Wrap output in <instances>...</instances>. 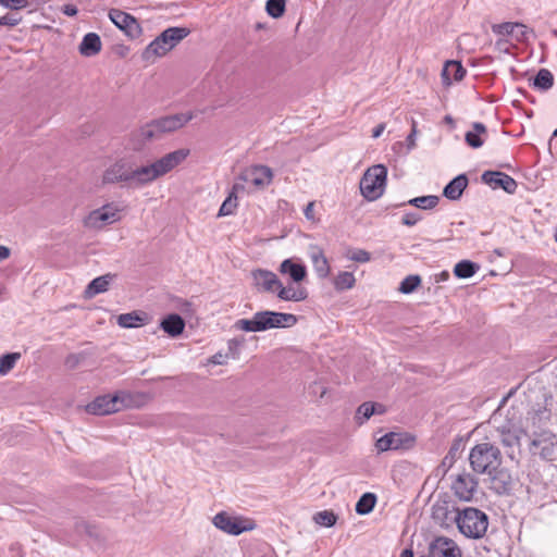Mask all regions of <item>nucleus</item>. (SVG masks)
I'll use <instances>...</instances> for the list:
<instances>
[{
  "label": "nucleus",
  "instance_id": "35",
  "mask_svg": "<svg viewBox=\"0 0 557 557\" xmlns=\"http://www.w3.org/2000/svg\"><path fill=\"white\" fill-rule=\"evenodd\" d=\"M333 283L336 290H346L355 286L356 278L350 272H339Z\"/></svg>",
  "mask_w": 557,
  "mask_h": 557
},
{
  "label": "nucleus",
  "instance_id": "32",
  "mask_svg": "<svg viewBox=\"0 0 557 557\" xmlns=\"http://www.w3.org/2000/svg\"><path fill=\"white\" fill-rule=\"evenodd\" d=\"M440 202V197L435 195L420 196L407 201V205L422 210H431Z\"/></svg>",
  "mask_w": 557,
  "mask_h": 557
},
{
  "label": "nucleus",
  "instance_id": "59",
  "mask_svg": "<svg viewBox=\"0 0 557 557\" xmlns=\"http://www.w3.org/2000/svg\"><path fill=\"white\" fill-rule=\"evenodd\" d=\"M400 557H413V554L411 550L406 549L401 553Z\"/></svg>",
  "mask_w": 557,
  "mask_h": 557
},
{
  "label": "nucleus",
  "instance_id": "13",
  "mask_svg": "<svg viewBox=\"0 0 557 557\" xmlns=\"http://www.w3.org/2000/svg\"><path fill=\"white\" fill-rule=\"evenodd\" d=\"M414 442V438L407 433L389 432L381 436L375 442L377 453H384L391 449L408 448Z\"/></svg>",
  "mask_w": 557,
  "mask_h": 557
},
{
  "label": "nucleus",
  "instance_id": "42",
  "mask_svg": "<svg viewBox=\"0 0 557 557\" xmlns=\"http://www.w3.org/2000/svg\"><path fill=\"white\" fill-rule=\"evenodd\" d=\"M515 28L519 29V23L506 22V23L495 24L492 26L493 33L496 35H499V36H511L512 37V34L515 33Z\"/></svg>",
  "mask_w": 557,
  "mask_h": 557
},
{
  "label": "nucleus",
  "instance_id": "21",
  "mask_svg": "<svg viewBox=\"0 0 557 557\" xmlns=\"http://www.w3.org/2000/svg\"><path fill=\"white\" fill-rule=\"evenodd\" d=\"M277 297L284 301H301L307 298V290L297 284H288L283 286L280 282V287L276 293Z\"/></svg>",
  "mask_w": 557,
  "mask_h": 557
},
{
  "label": "nucleus",
  "instance_id": "27",
  "mask_svg": "<svg viewBox=\"0 0 557 557\" xmlns=\"http://www.w3.org/2000/svg\"><path fill=\"white\" fill-rule=\"evenodd\" d=\"M160 327L171 337H177L185 329V321L176 313L169 314L161 323Z\"/></svg>",
  "mask_w": 557,
  "mask_h": 557
},
{
  "label": "nucleus",
  "instance_id": "39",
  "mask_svg": "<svg viewBox=\"0 0 557 557\" xmlns=\"http://www.w3.org/2000/svg\"><path fill=\"white\" fill-rule=\"evenodd\" d=\"M139 136L144 140H152V139L162 137V134H161L159 127L157 126L156 121L153 120L150 123H147L146 125L140 127Z\"/></svg>",
  "mask_w": 557,
  "mask_h": 557
},
{
  "label": "nucleus",
  "instance_id": "15",
  "mask_svg": "<svg viewBox=\"0 0 557 557\" xmlns=\"http://www.w3.org/2000/svg\"><path fill=\"white\" fill-rule=\"evenodd\" d=\"M429 557H462L458 545L450 539L436 537L429 547Z\"/></svg>",
  "mask_w": 557,
  "mask_h": 557
},
{
  "label": "nucleus",
  "instance_id": "8",
  "mask_svg": "<svg viewBox=\"0 0 557 557\" xmlns=\"http://www.w3.org/2000/svg\"><path fill=\"white\" fill-rule=\"evenodd\" d=\"M387 169L383 164L370 166L360 181L361 195L369 201L379 199L386 186Z\"/></svg>",
  "mask_w": 557,
  "mask_h": 557
},
{
  "label": "nucleus",
  "instance_id": "38",
  "mask_svg": "<svg viewBox=\"0 0 557 557\" xmlns=\"http://www.w3.org/2000/svg\"><path fill=\"white\" fill-rule=\"evenodd\" d=\"M336 520H337L336 515L331 510H322V511L317 512L313 516V521L317 524H319L321 527H325V528L333 527L336 523Z\"/></svg>",
  "mask_w": 557,
  "mask_h": 557
},
{
  "label": "nucleus",
  "instance_id": "30",
  "mask_svg": "<svg viewBox=\"0 0 557 557\" xmlns=\"http://www.w3.org/2000/svg\"><path fill=\"white\" fill-rule=\"evenodd\" d=\"M468 185V178L461 174L450 181L444 188V196L450 200H457L462 195V191Z\"/></svg>",
  "mask_w": 557,
  "mask_h": 557
},
{
  "label": "nucleus",
  "instance_id": "6",
  "mask_svg": "<svg viewBox=\"0 0 557 557\" xmlns=\"http://www.w3.org/2000/svg\"><path fill=\"white\" fill-rule=\"evenodd\" d=\"M189 33V29L185 27L166 28L147 46L143 52V59L146 61H153L157 58L165 55L184 38H186Z\"/></svg>",
  "mask_w": 557,
  "mask_h": 557
},
{
  "label": "nucleus",
  "instance_id": "18",
  "mask_svg": "<svg viewBox=\"0 0 557 557\" xmlns=\"http://www.w3.org/2000/svg\"><path fill=\"white\" fill-rule=\"evenodd\" d=\"M476 484L475 479L471 474L461 473L453 481L451 488L459 499L469 502L473 497Z\"/></svg>",
  "mask_w": 557,
  "mask_h": 557
},
{
  "label": "nucleus",
  "instance_id": "23",
  "mask_svg": "<svg viewBox=\"0 0 557 557\" xmlns=\"http://www.w3.org/2000/svg\"><path fill=\"white\" fill-rule=\"evenodd\" d=\"M487 137V129L483 123L475 122L472 128L465 135V140L471 148L478 149L483 146Z\"/></svg>",
  "mask_w": 557,
  "mask_h": 557
},
{
  "label": "nucleus",
  "instance_id": "14",
  "mask_svg": "<svg viewBox=\"0 0 557 557\" xmlns=\"http://www.w3.org/2000/svg\"><path fill=\"white\" fill-rule=\"evenodd\" d=\"M109 17L114 25L125 32L128 37L137 38L140 35L141 28L136 18L131 14L117 9H112L109 12Z\"/></svg>",
  "mask_w": 557,
  "mask_h": 557
},
{
  "label": "nucleus",
  "instance_id": "34",
  "mask_svg": "<svg viewBox=\"0 0 557 557\" xmlns=\"http://www.w3.org/2000/svg\"><path fill=\"white\" fill-rule=\"evenodd\" d=\"M553 84H554V76L546 69H541L539 71V73L536 74V76L534 78V83H533L535 88L543 90V91L550 89L553 87Z\"/></svg>",
  "mask_w": 557,
  "mask_h": 557
},
{
  "label": "nucleus",
  "instance_id": "9",
  "mask_svg": "<svg viewBox=\"0 0 557 557\" xmlns=\"http://www.w3.org/2000/svg\"><path fill=\"white\" fill-rule=\"evenodd\" d=\"M123 216V209L117 202H108L90 211L83 220V225L91 231H101L106 226L119 222Z\"/></svg>",
  "mask_w": 557,
  "mask_h": 557
},
{
  "label": "nucleus",
  "instance_id": "24",
  "mask_svg": "<svg viewBox=\"0 0 557 557\" xmlns=\"http://www.w3.org/2000/svg\"><path fill=\"white\" fill-rule=\"evenodd\" d=\"M491 478V488L497 494H505L511 487V476L505 469H496L495 472L488 474Z\"/></svg>",
  "mask_w": 557,
  "mask_h": 557
},
{
  "label": "nucleus",
  "instance_id": "46",
  "mask_svg": "<svg viewBox=\"0 0 557 557\" xmlns=\"http://www.w3.org/2000/svg\"><path fill=\"white\" fill-rule=\"evenodd\" d=\"M348 258L352 261L364 263L370 261L371 256L368 251L363 249H355L351 252H349Z\"/></svg>",
  "mask_w": 557,
  "mask_h": 557
},
{
  "label": "nucleus",
  "instance_id": "61",
  "mask_svg": "<svg viewBox=\"0 0 557 557\" xmlns=\"http://www.w3.org/2000/svg\"><path fill=\"white\" fill-rule=\"evenodd\" d=\"M503 44H504V41H503V40H498V41L496 42V45H497L498 47H502V45H503Z\"/></svg>",
  "mask_w": 557,
  "mask_h": 557
},
{
  "label": "nucleus",
  "instance_id": "37",
  "mask_svg": "<svg viewBox=\"0 0 557 557\" xmlns=\"http://www.w3.org/2000/svg\"><path fill=\"white\" fill-rule=\"evenodd\" d=\"M21 358L20 352L7 354L0 357V375L8 374Z\"/></svg>",
  "mask_w": 557,
  "mask_h": 557
},
{
  "label": "nucleus",
  "instance_id": "11",
  "mask_svg": "<svg viewBox=\"0 0 557 557\" xmlns=\"http://www.w3.org/2000/svg\"><path fill=\"white\" fill-rule=\"evenodd\" d=\"M273 180V171L267 165H251L246 168L239 174L237 182L249 186H253L256 189H264L268 187Z\"/></svg>",
  "mask_w": 557,
  "mask_h": 557
},
{
  "label": "nucleus",
  "instance_id": "47",
  "mask_svg": "<svg viewBox=\"0 0 557 557\" xmlns=\"http://www.w3.org/2000/svg\"><path fill=\"white\" fill-rule=\"evenodd\" d=\"M421 220V215L416 212H407L404 214L401 222L406 226H413Z\"/></svg>",
  "mask_w": 557,
  "mask_h": 557
},
{
  "label": "nucleus",
  "instance_id": "55",
  "mask_svg": "<svg viewBox=\"0 0 557 557\" xmlns=\"http://www.w3.org/2000/svg\"><path fill=\"white\" fill-rule=\"evenodd\" d=\"M385 129V124L384 123H381L379 125H376V127H374L373 132H372V137L373 138H377L382 135V133L384 132Z\"/></svg>",
  "mask_w": 557,
  "mask_h": 557
},
{
  "label": "nucleus",
  "instance_id": "19",
  "mask_svg": "<svg viewBox=\"0 0 557 557\" xmlns=\"http://www.w3.org/2000/svg\"><path fill=\"white\" fill-rule=\"evenodd\" d=\"M255 287L260 292L276 293L280 280L271 271L258 269L251 272Z\"/></svg>",
  "mask_w": 557,
  "mask_h": 557
},
{
  "label": "nucleus",
  "instance_id": "40",
  "mask_svg": "<svg viewBox=\"0 0 557 557\" xmlns=\"http://www.w3.org/2000/svg\"><path fill=\"white\" fill-rule=\"evenodd\" d=\"M285 0H268L265 11L270 16L278 18L285 12Z\"/></svg>",
  "mask_w": 557,
  "mask_h": 557
},
{
  "label": "nucleus",
  "instance_id": "60",
  "mask_svg": "<svg viewBox=\"0 0 557 557\" xmlns=\"http://www.w3.org/2000/svg\"><path fill=\"white\" fill-rule=\"evenodd\" d=\"M376 413H382L384 410H383V406L380 405V404H376Z\"/></svg>",
  "mask_w": 557,
  "mask_h": 557
},
{
  "label": "nucleus",
  "instance_id": "50",
  "mask_svg": "<svg viewBox=\"0 0 557 557\" xmlns=\"http://www.w3.org/2000/svg\"><path fill=\"white\" fill-rule=\"evenodd\" d=\"M416 135H417V124L414 121H412L411 132L406 139L408 149H413L416 147Z\"/></svg>",
  "mask_w": 557,
  "mask_h": 557
},
{
  "label": "nucleus",
  "instance_id": "2",
  "mask_svg": "<svg viewBox=\"0 0 557 557\" xmlns=\"http://www.w3.org/2000/svg\"><path fill=\"white\" fill-rule=\"evenodd\" d=\"M189 153V149L181 148L164 154L149 164L133 168L132 186L143 187L151 184L182 164Z\"/></svg>",
  "mask_w": 557,
  "mask_h": 557
},
{
  "label": "nucleus",
  "instance_id": "28",
  "mask_svg": "<svg viewBox=\"0 0 557 557\" xmlns=\"http://www.w3.org/2000/svg\"><path fill=\"white\" fill-rule=\"evenodd\" d=\"M148 321L147 313L140 311L122 313L117 317V324L124 329L139 327L147 324Z\"/></svg>",
  "mask_w": 557,
  "mask_h": 557
},
{
  "label": "nucleus",
  "instance_id": "51",
  "mask_svg": "<svg viewBox=\"0 0 557 557\" xmlns=\"http://www.w3.org/2000/svg\"><path fill=\"white\" fill-rule=\"evenodd\" d=\"M227 359H228V355L227 354H222V352H218L215 355H213L210 359V362L213 363V364H225L227 362Z\"/></svg>",
  "mask_w": 557,
  "mask_h": 557
},
{
  "label": "nucleus",
  "instance_id": "20",
  "mask_svg": "<svg viewBox=\"0 0 557 557\" xmlns=\"http://www.w3.org/2000/svg\"><path fill=\"white\" fill-rule=\"evenodd\" d=\"M308 256L319 278H326L331 273V267L323 249L318 245L308 247Z\"/></svg>",
  "mask_w": 557,
  "mask_h": 557
},
{
  "label": "nucleus",
  "instance_id": "17",
  "mask_svg": "<svg viewBox=\"0 0 557 557\" xmlns=\"http://www.w3.org/2000/svg\"><path fill=\"white\" fill-rule=\"evenodd\" d=\"M194 114L191 112L176 113L173 115L163 116L154 120L159 127L162 136L164 134L173 133L184 127L189 121H191Z\"/></svg>",
  "mask_w": 557,
  "mask_h": 557
},
{
  "label": "nucleus",
  "instance_id": "1",
  "mask_svg": "<svg viewBox=\"0 0 557 557\" xmlns=\"http://www.w3.org/2000/svg\"><path fill=\"white\" fill-rule=\"evenodd\" d=\"M506 401L507 397L503 398L487 423L481 425L490 433L488 440L498 441L506 449L508 457L513 459L516 453L520 451L521 438L530 436L532 454L540 455L545 460H557V438L550 432L536 433L537 414L528 412L524 417L527 407L522 401L513 403L506 409L504 406Z\"/></svg>",
  "mask_w": 557,
  "mask_h": 557
},
{
  "label": "nucleus",
  "instance_id": "49",
  "mask_svg": "<svg viewBox=\"0 0 557 557\" xmlns=\"http://www.w3.org/2000/svg\"><path fill=\"white\" fill-rule=\"evenodd\" d=\"M528 33H529L528 27L524 24L519 23V29L515 28L512 38H515L517 41H523L527 39Z\"/></svg>",
  "mask_w": 557,
  "mask_h": 557
},
{
  "label": "nucleus",
  "instance_id": "52",
  "mask_svg": "<svg viewBox=\"0 0 557 557\" xmlns=\"http://www.w3.org/2000/svg\"><path fill=\"white\" fill-rule=\"evenodd\" d=\"M9 549L13 554L14 557H23L24 556L23 546L18 542L12 543L10 545Z\"/></svg>",
  "mask_w": 557,
  "mask_h": 557
},
{
  "label": "nucleus",
  "instance_id": "62",
  "mask_svg": "<svg viewBox=\"0 0 557 557\" xmlns=\"http://www.w3.org/2000/svg\"><path fill=\"white\" fill-rule=\"evenodd\" d=\"M553 135H554V136H557V128L554 131V134H553Z\"/></svg>",
  "mask_w": 557,
  "mask_h": 557
},
{
  "label": "nucleus",
  "instance_id": "36",
  "mask_svg": "<svg viewBox=\"0 0 557 557\" xmlns=\"http://www.w3.org/2000/svg\"><path fill=\"white\" fill-rule=\"evenodd\" d=\"M376 497L372 493L363 494L356 504V511L359 515H367L372 511Z\"/></svg>",
  "mask_w": 557,
  "mask_h": 557
},
{
  "label": "nucleus",
  "instance_id": "53",
  "mask_svg": "<svg viewBox=\"0 0 557 557\" xmlns=\"http://www.w3.org/2000/svg\"><path fill=\"white\" fill-rule=\"evenodd\" d=\"M305 216L310 220L314 221V202H309L305 210H304Z\"/></svg>",
  "mask_w": 557,
  "mask_h": 557
},
{
  "label": "nucleus",
  "instance_id": "57",
  "mask_svg": "<svg viewBox=\"0 0 557 557\" xmlns=\"http://www.w3.org/2000/svg\"><path fill=\"white\" fill-rule=\"evenodd\" d=\"M449 278V272L447 271H443L441 272L438 275H436V282H443V281H447Z\"/></svg>",
  "mask_w": 557,
  "mask_h": 557
},
{
  "label": "nucleus",
  "instance_id": "7",
  "mask_svg": "<svg viewBox=\"0 0 557 557\" xmlns=\"http://www.w3.org/2000/svg\"><path fill=\"white\" fill-rule=\"evenodd\" d=\"M456 523L459 531L465 536L470 539H480L487 531L488 519L483 511L468 507L458 512Z\"/></svg>",
  "mask_w": 557,
  "mask_h": 557
},
{
  "label": "nucleus",
  "instance_id": "43",
  "mask_svg": "<svg viewBox=\"0 0 557 557\" xmlns=\"http://www.w3.org/2000/svg\"><path fill=\"white\" fill-rule=\"evenodd\" d=\"M376 404L374 403H363L359 406L357 410L358 418H362L361 422L370 419L374 413H376Z\"/></svg>",
  "mask_w": 557,
  "mask_h": 557
},
{
  "label": "nucleus",
  "instance_id": "4",
  "mask_svg": "<svg viewBox=\"0 0 557 557\" xmlns=\"http://www.w3.org/2000/svg\"><path fill=\"white\" fill-rule=\"evenodd\" d=\"M297 323V317L292 313L263 310L256 312L250 319H239L234 327L244 332H265L272 329L292 327Z\"/></svg>",
  "mask_w": 557,
  "mask_h": 557
},
{
  "label": "nucleus",
  "instance_id": "33",
  "mask_svg": "<svg viewBox=\"0 0 557 557\" xmlns=\"http://www.w3.org/2000/svg\"><path fill=\"white\" fill-rule=\"evenodd\" d=\"M479 270V265L469 260H462L456 263L454 274L459 278H469L473 276Z\"/></svg>",
  "mask_w": 557,
  "mask_h": 557
},
{
  "label": "nucleus",
  "instance_id": "12",
  "mask_svg": "<svg viewBox=\"0 0 557 557\" xmlns=\"http://www.w3.org/2000/svg\"><path fill=\"white\" fill-rule=\"evenodd\" d=\"M132 164L126 159H119L104 170L102 184L126 183L132 186Z\"/></svg>",
  "mask_w": 557,
  "mask_h": 557
},
{
  "label": "nucleus",
  "instance_id": "26",
  "mask_svg": "<svg viewBox=\"0 0 557 557\" xmlns=\"http://www.w3.org/2000/svg\"><path fill=\"white\" fill-rule=\"evenodd\" d=\"M466 70L458 61H447L442 71V79L445 85L459 82L463 78Z\"/></svg>",
  "mask_w": 557,
  "mask_h": 557
},
{
  "label": "nucleus",
  "instance_id": "54",
  "mask_svg": "<svg viewBox=\"0 0 557 557\" xmlns=\"http://www.w3.org/2000/svg\"><path fill=\"white\" fill-rule=\"evenodd\" d=\"M62 11L67 16H74L77 14V8L73 4L64 5Z\"/></svg>",
  "mask_w": 557,
  "mask_h": 557
},
{
  "label": "nucleus",
  "instance_id": "45",
  "mask_svg": "<svg viewBox=\"0 0 557 557\" xmlns=\"http://www.w3.org/2000/svg\"><path fill=\"white\" fill-rule=\"evenodd\" d=\"M28 4V0H0V5L10 10H22L27 8Z\"/></svg>",
  "mask_w": 557,
  "mask_h": 557
},
{
  "label": "nucleus",
  "instance_id": "10",
  "mask_svg": "<svg viewBox=\"0 0 557 557\" xmlns=\"http://www.w3.org/2000/svg\"><path fill=\"white\" fill-rule=\"evenodd\" d=\"M213 525L230 535H239L256 529V522L247 517L230 515L225 511L216 513L212 519Z\"/></svg>",
  "mask_w": 557,
  "mask_h": 557
},
{
  "label": "nucleus",
  "instance_id": "29",
  "mask_svg": "<svg viewBox=\"0 0 557 557\" xmlns=\"http://www.w3.org/2000/svg\"><path fill=\"white\" fill-rule=\"evenodd\" d=\"M280 272L289 275L294 283L301 282L307 275L305 265L295 263L290 259H286L281 263Z\"/></svg>",
  "mask_w": 557,
  "mask_h": 557
},
{
  "label": "nucleus",
  "instance_id": "22",
  "mask_svg": "<svg viewBox=\"0 0 557 557\" xmlns=\"http://www.w3.org/2000/svg\"><path fill=\"white\" fill-rule=\"evenodd\" d=\"M114 278L115 274L112 273H107L94 278L85 289V297L92 298L98 294L107 292Z\"/></svg>",
  "mask_w": 557,
  "mask_h": 557
},
{
  "label": "nucleus",
  "instance_id": "56",
  "mask_svg": "<svg viewBox=\"0 0 557 557\" xmlns=\"http://www.w3.org/2000/svg\"><path fill=\"white\" fill-rule=\"evenodd\" d=\"M10 257V249L7 246L0 245V262Z\"/></svg>",
  "mask_w": 557,
  "mask_h": 557
},
{
  "label": "nucleus",
  "instance_id": "16",
  "mask_svg": "<svg viewBox=\"0 0 557 557\" xmlns=\"http://www.w3.org/2000/svg\"><path fill=\"white\" fill-rule=\"evenodd\" d=\"M482 181L492 188H502L508 194H513L517 189V182L503 172L486 171L482 174Z\"/></svg>",
  "mask_w": 557,
  "mask_h": 557
},
{
  "label": "nucleus",
  "instance_id": "48",
  "mask_svg": "<svg viewBox=\"0 0 557 557\" xmlns=\"http://www.w3.org/2000/svg\"><path fill=\"white\" fill-rule=\"evenodd\" d=\"M21 22L20 17H16L13 14H5L0 17V25L2 26H15Z\"/></svg>",
  "mask_w": 557,
  "mask_h": 557
},
{
  "label": "nucleus",
  "instance_id": "58",
  "mask_svg": "<svg viewBox=\"0 0 557 557\" xmlns=\"http://www.w3.org/2000/svg\"><path fill=\"white\" fill-rule=\"evenodd\" d=\"M445 123L449 124L453 128L455 127V121L450 115L444 117Z\"/></svg>",
  "mask_w": 557,
  "mask_h": 557
},
{
  "label": "nucleus",
  "instance_id": "44",
  "mask_svg": "<svg viewBox=\"0 0 557 557\" xmlns=\"http://www.w3.org/2000/svg\"><path fill=\"white\" fill-rule=\"evenodd\" d=\"M244 344L243 338H232L227 342V355L233 359H237L240 354V348Z\"/></svg>",
  "mask_w": 557,
  "mask_h": 557
},
{
  "label": "nucleus",
  "instance_id": "25",
  "mask_svg": "<svg viewBox=\"0 0 557 557\" xmlns=\"http://www.w3.org/2000/svg\"><path fill=\"white\" fill-rule=\"evenodd\" d=\"M101 47L102 44L99 35L96 33H88L83 37L78 50L84 57H94L100 52Z\"/></svg>",
  "mask_w": 557,
  "mask_h": 557
},
{
  "label": "nucleus",
  "instance_id": "31",
  "mask_svg": "<svg viewBox=\"0 0 557 557\" xmlns=\"http://www.w3.org/2000/svg\"><path fill=\"white\" fill-rule=\"evenodd\" d=\"M244 189L245 186L242 183L235 182V184L233 185L232 193L223 201L219 210V216H225L234 213L237 207V194L244 191Z\"/></svg>",
  "mask_w": 557,
  "mask_h": 557
},
{
  "label": "nucleus",
  "instance_id": "3",
  "mask_svg": "<svg viewBox=\"0 0 557 557\" xmlns=\"http://www.w3.org/2000/svg\"><path fill=\"white\" fill-rule=\"evenodd\" d=\"M151 397L143 392L121 391L114 395L97 397L86 406V411L91 414H110L124 408H140L150 401Z\"/></svg>",
  "mask_w": 557,
  "mask_h": 557
},
{
  "label": "nucleus",
  "instance_id": "5",
  "mask_svg": "<svg viewBox=\"0 0 557 557\" xmlns=\"http://www.w3.org/2000/svg\"><path fill=\"white\" fill-rule=\"evenodd\" d=\"M469 461L472 470L481 474H492L502 462L499 449L491 442L476 444L471 448Z\"/></svg>",
  "mask_w": 557,
  "mask_h": 557
},
{
  "label": "nucleus",
  "instance_id": "41",
  "mask_svg": "<svg viewBox=\"0 0 557 557\" xmlns=\"http://www.w3.org/2000/svg\"><path fill=\"white\" fill-rule=\"evenodd\" d=\"M420 284L421 278L419 275H408L401 281L398 290L403 294H410L414 292Z\"/></svg>",
  "mask_w": 557,
  "mask_h": 557
}]
</instances>
